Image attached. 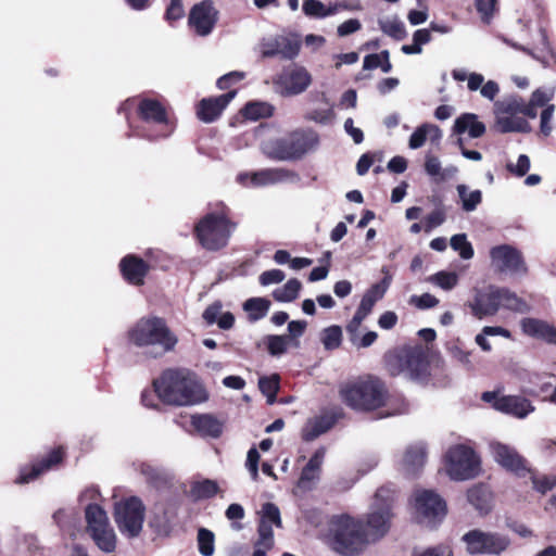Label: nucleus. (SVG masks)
Instances as JSON below:
<instances>
[{"instance_id": "40", "label": "nucleus", "mask_w": 556, "mask_h": 556, "mask_svg": "<svg viewBox=\"0 0 556 556\" xmlns=\"http://www.w3.org/2000/svg\"><path fill=\"white\" fill-rule=\"evenodd\" d=\"M456 191L460 201L463 211L473 212L482 202V192L478 189L470 190L467 185L459 184Z\"/></svg>"}, {"instance_id": "60", "label": "nucleus", "mask_w": 556, "mask_h": 556, "mask_svg": "<svg viewBox=\"0 0 556 556\" xmlns=\"http://www.w3.org/2000/svg\"><path fill=\"white\" fill-rule=\"evenodd\" d=\"M424 167L428 176L439 179L442 170V165L438 156L431 153H427L425 156Z\"/></svg>"}, {"instance_id": "2", "label": "nucleus", "mask_w": 556, "mask_h": 556, "mask_svg": "<svg viewBox=\"0 0 556 556\" xmlns=\"http://www.w3.org/2000/svg\"><path fill=\"white\" fill-rule=\"evenodd\" d=\"M154 392L167 405L188 407L207 401L208 394L197 375L185 368H173L153 381Z\"/></svg>"}, {"instance_id": "54", "label": "nucleus", "mask_w": 556, "mask_h": 556, "mask_svg": "<svg viewBox=\"0 0 556 556\" xmlns=\"http://www.w3.org/2000/svg\"><path fill=\"white\" fill-rule=\"evenodd\" d=\"M412 556H453L452 547L448 544H439L429 547H416Z\"/></svg>"}, {"instance_id": "25", "label": "nucleus", "mask_w": 556, "mask_h": 556, "mask_svg": "<svg viewBox=\"0 0 556 556\" xmlns=\"http://www.w3.org/2000/svg\"><path fill=\"white\" fill-rule=\"evenodd\" d=\"M119 267L125 280L135 286L143 283V279L149 270L148 264L135 255L125 256L121 261Z\"/></svg>"}, {"instance_id": "64", "label": "nucleus", "mask_w": 556, "mask_h": 556, "mask_svg": "<svg viewBox=\"0 0 556 556\" xmlns=\"http://www.w3.org/2000/svg\"><path fill=\"white\" fill-rule=\"evenodd\" d=\"M286 275L281 269H269L265 270L260 275V283L262 286H269L273 283H280L285 279Z\"/></svg>"}, {"instance_id": "34", "label": "nucleus", "mask_w": 556, "mask_h": 556, "mask_svg": "<svg viewBox=\"0 0 556 556\" xmlns=\"http://www.w3.org/2000/svg\"><path fill=\"white\" fill-rule=\"evenodd\" d=\"M85 520L88 533L111 526L106 511L99 503H88L85 507Z\"/></svg>"}, {"instance_id": "48", "label": "nucleus", "mask_w": 556, "mask_h": 556, "mask_svg": "<svg viewBox=\"0 0 556 556\" xmlns=\"http://www.w3.org/2000/svg\"><path fill=\"white\" fill-rule=\"evenodd\" d=\"M289 338L287 336L268 334L264 337L263 343L271 356H281L289 346Z\"/></svg>"}, {"instance_id": "23", "label": "nucleus", "mask_w": 556, "mask_h": 556, "mask_svg": "<svg viewBox=\"0 0 556 556\" xmlns=\"http://www.w3.org/2000/svg\"><path fill=\"white\" fill-rule=\"evenodd\" d=\"M326 451L324 447H319L309 458L306 466L303 468L300 479L298 481V488L303 491L312 490L317 481L319 480L321 465L324 463Z\"/></svg>"}, {"instance_id": "62", "label": "nucleus", "mask_w": 556, "mask_h": 556, "mask_svg": "<svg viewBox=\"0 0 556 556\" xmlns=\"http://www.w3.org/2000/svg\"><path fill=\"white\" fill-rule=\"evenodd\" d=\"M389 288V278H383L382 281L372 285L366 292L365 296L372 300V302L377 303L379 300L383 298L387 290Z\"/></svg>"}, {"instance_id": "24", "label": "nucleus", "mask_w": 556, "mask_h": 556, "mask_svg": "<svg viewBox=\"0 0 556 556\" xmlns=\"http://www.w3.org/2000/svg\"><path fill=\"white\" fill-rule=\"evenodd\" d=\"M191 426L202 438L218 439L224 431V421L212 414H194Z\"/></svg>"}, {"instance_id": "5", "label": "nucleus", "mask_w": 556, "mask_h": 556, "mask_svg": "<svg viewBox=\"0 0 556 556\" xmlns=\"http://www.w3.org/2000/svg\"><path fill=\"white\" fill-rule=\"evenodd\" d=\"M319 144V136L313 129H296L283 137L262 142V152L274 161H299L313 152Z\"/></svg>"}, {"instance_id": "9", "label": "nucleus", "mask_w": 556, "mask_h": 556, "mask_svg": "<svg viewBox=\"0 0 556 556\" xmlns=\"http://www.w3.org/2000/svg\"><path fill=\"white\" fill-rule=\"evenodd\" d=\"M392 500V492L388 488H380L375 494V501L378 504L377 509L367 514L364 521V532L368 546L381 540L390 529L391 510L389 502Z\"/></svg>"}, {"instance_id": "19", "label": "nucleus", "mask_w": 556, "mask_h": 556, "mask_svg": "<svg viewBox=\"0 0 556 556\" xmlns=\"http://www.w3.org/2000/svg\"><path fill=\"white\" fill-rule=\"evenodd\" d=\"M281 88L282 96H298L303 93L312 84V75L300 65H292L282 71L276 79Z\"/></svg>"}, {"instance_id": "41", "label": "nucleus", "mask_w": 556, "mask_h": 556, "mask_svg": "<svg viewBox=\"0 0 556 556\" xmlns=\"http://www.w3.org/2000/svg\"><path fill=\"white\" fill-rule=\"evenodd\" d=\"M270 307V301L266 298H251L243 304L244 311L248 313L251 321H257L264 318Z\"/></svg>"}, {"instance_id": "20", "label": "nucleus", "mask_w": 556, "mask_h": 556, "mask_svg": "<svg viewBox=\"0 0 556 556\" xmlns=\"http://www.w3.org/2000/svg\"><path fill=\"white\" fill-rule=\"evenodd\" d=\"M260 48L263 58H274L279 55L285 60H293L300 52L301 43L298 39L287 36H275L264 38L260 42Z\"/></svg>"}, {"instance_id": "17", "label": "nucleus", "mask_w": 556, "mask_h": 556, "mask_svg": "<svg viewBox=\"0 0 556 556\" xmlns=\"http://www.w3.org/2000/svg\"><path fill=\"white\" fill-rule=\"evenodd\" d=\"M490 451L494 460L506 470L514 472L518 477H526L530 473L527 460L514 446L501 442H491Z\"/></svg>"}, {"instance_id": "1", "label": "nucleus", "mask_w": 556, "mask_h": 556, "mask_svg": "<svg viewBox=\"0 0 556 556\" xmlns=\"http://www.w3.org/2000/svg\"><path fill=\"white\" fill-rule=\"evenodd\" d=\"M340 394L346 405L356 410H374L386 406V417L409 412V404L405 399L401 395L389 396L384 383L375 377L349 383L341 388Z\"/></svg>"}, {"instance_id": "28", "label": "nucleus", "mask_w": 556, "mask_h": 556, "mask_svg": "<svg viewBox=\"0 0 556 556\" xmlns=\"http://www.w3.org/2000/svg\"><path fill=\"white\" fill-rule=\"evenodd\" d=\"M295 178H298V175L292 170L283 168H266L252 172V187H264L287 180H294Z\"/></svg>"}, {"instance_id": "14", "label": "nucleus", "mask_w": 556, "mask_h": 556, "mask_svg": "<svg viewBox=\"0 0 556 556\" xmlns=\"http://www.w3.org/2000/svg\"><path fill=\"white\" fill-rule=\"evenodd\" d=\"M219 17V12L212 0H203L195 3L188 16L189 28L199 37L210 36Z\"/></svg>"}, {"instance_id": "56", "label": "nucleus", "mask_w": 556, "mask_h": 556, "mask_svg": "<svg viewBox=\"0 0 556 556\" xmlns=\"http://www.w3.org/2000/svg\"><path fill=\"white\" fill-rule=\"evenodd\" d=\"M257 532L258 540L256 543L260 546L271 548L274 546V531L270 523L266 522V520H260Z\"/></svg>"}, {"instance_id": "49", "label": "nucleus", "mask_w": 556, "mask_h": 556, "mask_svg": "<svg viewBox=\"0 0 556 556\" xmlns=\"http://www.w3.org/2000/svg\"><path fill=\"white\" fill-rule=\"evenodd\" d=\"M380 29L388 36L401 40L406 36L404 23L397 17L380 20Z\"/></svg>"}, {"instance_id": "59", "label": "nucleus", "mask_w": 556, "mask_h": 556, "mask_svg": "<svg viewBox=\"0 0 556 556\" xmlns=\"http://www.w3.org/2000/svg\"><path fill=\"white\" fill-rule=\"evenodd\" d=\"M533 488L540 493H546L556 485V478L547 476H536L530 471Z\"/></svg>"}, {"instance_id": "10", "label": "nucleus", "mask_w": 556, "mask_h": 556, "mask_svg": "<svg viewBox=\"0 0 556 556\" xmlns=\"http://www.w3.org/2000/svg\"><path fill=\"white\" fill-rule=\"evenodd\" d=\"M462 542L469 555H500L510 545L507 535L481 529L469 530L462 536Z\"/></svg>"}, {"instance_id": "58", "label": "nucleus", "mask_w": 556, "mask_h": 556, "mask_svg": "<svg viewBox=\"0 0 556 556\" xmlns=\"http://www.w3.org/2000/svg\"><path fill=\"white\" fill-rule=\"evenodd\" d=\"M475 3L482 21L489 23L496 10L497 0H475Z\"/></svg>"}, {"instance_id": "47", "label": "nucleus", "mask_w": 556, "mask_h": 556, "mask_svg": "<svg viewBox=\"0 0 556 556\" xmlns=\"http://www.w3.org/2000/svg\"><path fill=\"white\" fill-rule=\"evenodd\" d=\"M459 277L454 271L441 270L428 277V281L444 291H451L458 283Z\"/></svg>"}, {"instance_id": "11", "label": "nucleus", "mask_w": 556, "mask_h": 556, "mask_svg": "<svg viewBox=\"0 0 556 556\" xmlns=\"http://www.w3.org/2000/svg\"><path fill=\"white\" fill-rule=\"evenodd\" d=\"M446 471L456 481L472 479L480 471V459L471 447L454 445L446 453Z\"/></svg>"}, {"instance_id": "3", "label": "nucleus", "mask_w": 556, "mask_h": 556, "mask_svg": "<svg viewBox=\"0 0 556 556\" xmlns=\"http://www.w3.org/2000/svg\"><path fill=\"white\" fill-rule=\"evenodd\" d=\"M325 541L341 556H358L368 547L363 519L348 514L329 519Z\"/></svg>"}, {"instance_id": "39", "label": "nucleus", "mask_w": 556, "mask_h": 556, "mask_svg": "<svg viewBox=\"0 0 556 556\" xmlns=\"http://www.w3.org/2000/svg\"><path fill=\"white\" fill-rule=\"evenodd\" d=\"M89 535L103 553L110 554L115 551L117 538L112 526L94 530Z\"/></svg>"}, {"instance_id": "31", "label": "nucleus", "mask_w": 556, "mask_h": 556, "mask_svg": "<svg viewBox=\"0 0 556 556\" xmlns=\"http://www.w3.org/2000/svg\"><path fill=\"white\" fill-rule=\"evenodd\" d=\"M453 131L458 135L468 132L470 138H480L485 132V125L476 114L464 113L455 119Z\"/></svg>"}, {"instance_id": "38", "label": "nucleus", "mask_w": 556, "mask_h": 556, "mask_svg": "<svg viewBox=\"0 0 556 556\" xmlns=\"http://www.w3.org/2000/svg\"><path fill=\"white\" fill-rule=\"evenodd\" d=\"M321 106L307 111L304 115V118L316 124L329 125L334 121L336 117L333 105L329 102L324 93L321 94Z\"/></svg>"}, {"instance_id": "6", "label": "nucleus", "mask_w": 556, "mask_h": 556, "mask_svg": "<svg viewBox=\"0 0 556 556\" xmlns=\"http://www.w3.org/2000/svg\"><path fill=\"white\" fill-rule=\"evenodd\" d=\"M137 112L144 125L134 130V136L155 141L165 139L174 132L175 124L160 101L142 98L138 101Z\"/></svg>"}, {"instance_id": "53", "label": "nucleus", "mask_w": 556, "mask_h": 556, "mask_svg": "<svg viewBox=\"0 0 556 556\" xmlns=\"http://www.w3.org/2000/svg\"><path fill=\"white\" fill-rule=\"evenodd\" d=\"M302 11L309 18H326V4L320 0H303Z\"/></svg>"}, {"instance_id": "43", "label": "nucleus", "mask_w": 556, "mask_h": 556, "mask_svg": "<svg viewBox=\"0 0 556 556\" xmlns=\"http://www.w3.org/2000/svg\"><path fill=\"white\" fill-rule=\"evenodd\" d=\"M500 305L503 308L518 313H525L528 311L527 303L516 293L506 288H500Z\"/></svg>"}, {"instance_id": "36", "label": "nucleus", "mask_w": 556, "mask_h": 556, "mask_svg": "<svg viewBox=\"0 0 556 556\" xmlns=\"http://www.w3.org/2000/svg\"><path fill=\"white\" fill-rule=\"evenodd\" d=\"M495 127L502 134L529 132L531 130L529 123L518 115H495Z\"/></svg>"}, {"instance_id": "7", "label": "nucleus", "mask_w": 556, "mask_h": 556, "mask_svg": "<svg viewBox=\"0 0 556 556\" xmlns=\"http://www.w3.org/2000/svg\"><path fill=\"white\" fill-rule=\"evenodd\" d=\"M236 224L228 218L223 206L220 211L207 213L195 225L194 232L200 244L207 251H218L228 244Z\"/></svg>"}, {"instance_id": "63", "label": "nucleus", "mask_w": 556, "mask_h": 556, "mask_svg": "<svg viewBox=\"0 0 556 556\" xmlns=\"http://www.w3.org/2000/svg\"><path fill=\"white\" fill-rule=\"evenodd\" d=\"M410 302L420 309H428L437 306L439 304V299L430 293H424L419 296L414 295L410 299Z\"/></svg>"}, {"instance_id": "32", "label": "nucleus", "mask_w": 556, "mask_h": 556, "mask_svg": "<svg viewBox=\"0 0 556 556\" xmlns=\"http://www.w3.org/2000/svg\"><path fill=\"white\" fill-rule=\"evenodd\" d=\"M441 138L442 132L437 125L425 123L418 126L410 135L408 140V147L412 150H417L426 143L427 139H429L433 143H439Z\"/></svg>"}, {"instance_id": "51", "label": "nucleus", "mask_w": 556, "mask_h": 556, "mask_svg": "<svg viewBox=\"0 0 556 556\" xmlns=\"http://www.w3.org/2000/svg\"><path fill=\"white\" fill-rule=\"evenodd\" d=\"M198 547L199 552L202 556H212L214 554V533L205 528H200L198 530Z\"/></svg>"}, {"instance_id": "26", "label": "nucleus", "mask_w": 556, "mask_h": 556, "mask_svg": "<svg viewBox=\"0 0 556 556\" xmlns=\"http://www.w3.org/2000/svg\"><path fill=\"white\" fill-rule=\"evenodd\" d=\"M540 36H541V45H542V49L540 50V52H535L534 50L528 49V48L520 46L516 42H513L506 38H503V41L516 50L526 52L527 54L532 56L534 60L542 63V65L544 67H547V66H551L552 63H556V52L551 47V43L548 41L547 34H546L545 29L540 28Z\"/></svg>"}, {"instance_id": "45", "label": "nucleus", "mask_w": 556, "mask_h": 556, "mask_svg": "<svg viewBox=\"0 0 556 556\" xmlns=\"http://www.w3.org/2000/svg\"><path fill=\"white\" fill-rule=\"evenodd\" d=\"M217 492V482L210 479L194 482L190 490V494L195 501L213 497Z\"/></svg>"}, {"instance_id": "42", "label": "nucleus", "mask_w": 556, "mask_h": 556, "mask_svg": "<svg viewBox=\"0 0 556 556\" xmlns=\"http://www.w3.org/2000/svg\"><path fill=\"white\" fill-rule=\"evenodd\" d=\"M302 288L300 280L292 278L289 279L282 287L273 291V298L277 302H292L294 301Z\"/></svg>"}, {"instance_id": "50", "label": "nucleus", "mask_w": 556, "mask_h": 556, "mask_svg": "<svg viewBox=\"0 0 556 556\" xmlns=\"http://www.w3.org/2000/svg\"><path fill=\"white\" fill-rule=\"evenodd\" d=\"M321 343L326 350H336L342 341V330L339 326H330L321 331Z\"/></svg>"}, {"instance_id": "44", "label": "nucleus", "mask_w": 556, "mask_h": 556, "mask_svg": "<svg viewBox=\"0 0 556 556\" xmlns=\"http://www.w3.org/2000/svg\"><path fill=\"white\" fill-rule=\"evenodd\" d=\"M273 113L274 106L267 102H250L242 109L243 116L251 121L270 117Z\"/></svg>"}, {"instance_id": "61", "label": "nucleus", "mask_w": 556, "mask_h": 556, "mask_svg": "<svg viewBox=\"0 0 556 556\" xmlns=\"http://www.w3.org/2000/svg\"><path fill=\"white\" fill-rule=\"evenodd\" d=\"M446 219L445 212L442 208H437L427 215L425 219V231L430 232L434 228L441 226Z\"/></svg>"}, {"instance_id": "16", "label": "nucleus", "mask_w": 556, "mask_h": 556, "mask_svg": "<svg viewBox=\"0 0 556 556\" xmlns=\"http://www.w3.org/2000/svg\"><path fill=\"white\" fill-rule=\"evenodd\" d=\"M482 400L492 403L496 410L520 419L526 418L535 409L528 399L520 395L497 396L495 392H484Z\"/></svg>"}, {"instance_id": "52", "label": "nucleus", "mask_w": 556, "mask_h": 556, "mask_svg": "<svg viewBox=\"0 0 556 556\" xmlns=\"http://www.w3.org/2000/svg\"><path fill=\"white\" fill-rule=\"evenodd\" d=\"M450 243L452 249L457 251L463 260H470L473 256V248L465 233L454 235Z\"/></svg>"}, {"instance_id": "12", "label": "nucleus", "mask_w": 556, "mask_h": 556, "mask_svg": "<svg viewBox=\"0 0 556 556\" xmlns=\"http://www.w3.org/2000/svg\"><path fill=\"white\" fill-rule=\"evenodd\" d=\"M392 376L405 374L413 380H422L428 375V357L421 346H415L388 359Z\"/></svg>"}, {"instance_id": "13", "label": "nucleus", "mask_w": 556, "mask_h": 556, "mask_svg": "<svg viewBox=\"0 0 556 556\" xmlns=\"http://www.w3.org/2000/svg\"><path fill=\"white\" fill-rule=\"evenodd\" d=\"M414 507L420 523L434 527L446 515L444 500L431 490H416L413 496Z\"/></svg>"}, {"instance_id": "18", "label": "nucleus", "mask_w": 556, "mask_h": 556, "mask_svg": "<svg viewBox=\"0 0 556 556\" xmlns=\"http://www.w3.org/2000/svg\"><path fill=\"white\" fill-rule=\"evenodd\" d=\"M468 306L471 314L478 319L494 316L501 308L500 288L495 286L483 289L475 288L472 300L469 301Z\"/></svg>"}, {"instance_id": "57", "label": "nucleus", "mask_w": 556, "mask_h": 556, "mask_svg": "<svg viewBox=\"0 0 556 556\" xmlns=\"http://www.w3.org/2000/svg\"><path fill=\"white\" fill-rule=\"evenodd\" d=\"M261 520H266V522L281 527V518L279 508L273 503H265L262 507V516Z\"/></svg>"}, {"instance_id": "21", "label": "nucleus", "mask_w": 556, "mask_h": 556, "mask_svg": "<svg viewBox=\"0 0 556 556\" xmlns=\"http://www.w3.org/2000/svg\"><path fill=\"white\" fill-rule=\"evenodd\" d=\"M236 90H230L218 97L202 99L197 110L198 117L204 123L214 122L236 97Z\"/></svg>"}, {"instance_id": "37", "label": "nucleus", "mask_w": 556, "mask_h": 556, "mask_svg": "<svg viewBox=\"0 0 556 556\" xmlns=\"http://www.w3.org/2000/svg\"><path fill=\"white\" fill-rule=\"evenodd\" d=\"M526 102L519 96H509L494 103L495 115H518L526 116Z\"/></svg>"}, {"instance_id": "27", "label": "nucleus", "mask_w": 556, "mask_h": 556, "mask_svg": "<svg viewBox=\"0 0 556 556\" xmlns=\"http://www.w3.org/2000/svg\"><path fill=\"white\" fill-rule=\"evenodd\" d=\"M521 329L527 336L556 344V328L544 320L523 318Z\"/></svg>"}, {"instance_id": "30", "label": "nucleus", "mask_w": 556, "mask_h": 556, "mask_svg": "<svg viewBox=\"0 0 556 556\" xmlns=\"http://www.w3.org/2000/svg\"><path fill=\"white\" fill-rule=\"evenodd\" d=\"M426 463V448L422 444L409 446L402 459V470L407 476L417 475Z\"/></svg>"}, {"instance_id": "46", "label": "nucleus", "mask_w": 556, "mask_h": 556, "mask_svg": "<svg viewBox=\"0 0 556 556\" xmlns=\"http://www.w3.org/2000/svg\"><path fill=\"white\" fill-rule=\"evenodd\" d=\"M280 377L277 374L264 376L258 379V388L261 392L267 397L268 404L276 402V395L279 391Z\"/></svg>"}, {"instance_id": "4", "label": "nucleus", "mask_w": 556, "mask_h": 556, "mask_svg": "<svg viewBox=\"0 0 556 556\" xmlns=\"http://www.w3.org/2000/svg\"><path fill=\"white\" fill-rule=\"evenodd\" d=\"M128 338L138 348L151 349L149 354L153 357L174 351L178 343L165 319L157 316L140 318L128 331Z\"/></svg>"}, {"instance_id": "15", "label": "nucleus", "mask_w": 556, "mask_h": 556, "mask_svg": "<svg viewBox=\"0 0 556 556\" xmlns=\"http://www.w3.org/2000/svg\"><path fill=\"white\" fill-rule=\"evenodd\" d=\"M491 264L495 270L509 275H523L527 271L521 253L508 244L497 245L490 251Z\"/></svg>"}, {"instance_id": "8", "label": "nucleus", "mask_w": 556, "mask_h": 556, "mask_svg": "<svg viewBox=\"0 0 556 556\" xmlns=\"http://www.w3.org/2000/svg\"><path fill=\"white\" fill-rule=\"evenodd\" d=\"M146 518V506L137 496L121 500L114 505V520L119 532L128 538L139 536Z\"/></svg>"}, {"instance_id": "55", "label": "nucleus", "mask_w": 556, "mask_h": 556, "mask_svg": "<svg viewBox=\"0 0 556 556\" xmlns=\"http://www.w3.org/2000/svg\"><path fill=\"white\" fill-rule=\"evenodd\" d=\"M555 114V105L551 104L544 108L540 114V132L544 137H549L553 131L552 121Z\"/></svg>"}, {"instance_id": "22", "label": "nucleus", "mask_w": 556, "mask_h": 556, "mask_svg": "<svg viewBox=\"0 0 556 556\" xmlns=\"http://www.w3.org/2000/svg\"><path fill=\"white\" fill-rule=\"evenodd\" d=\"M63 458V450L56 448L50 452L40 462L33 464L29 468L21 469L16 483H28L39 477L42 472L56 466Z\"/></svg>"}, {"instance_id": "29", "label": "nucleus", "mask_w": 556, "mask_h": 556, "mask_svg": "<svg viewBox=\"0 0 556 556\" xmlns=\"http://www.w3.org/2000/svg\"><path fill=\"white\" fill-rule=\"evenodd\" d=\"M336 416L332 414H323L309 418L302 429V438L305 441H313L319 435L330 430L336 424Z\"/></svg>"}, {"instance_id": "33", "label": "nucleus", "mask_w": 556, "mask_h": 556, "mask_svg": "<svg viewBox=\"0 0 556 556\" xmlns=\"http://www.w3.org/2000/svg\"><path fill=\"white\" fill-rule=\"evenodd\" d=\"M554 87H544L535 89L532 92L529 102L526 103V116L529 118H535L538 116V109L541 108L543 110L547 105H551L552 103L549 102L554 99Z\"/></svg>"}, {"instance_id": "35", "label": "nucleus", "mask_w": 556, "mask_h": 556, "mask_svg": "<svg viewBox=\"0 0 556 556\" xmlns=\"http://www.w3.org/2000/svg\"><path fill=\"white\" fill-rule=\"evenodd\" d=\"M467 498L480 514H488L492 508V493L483 484L470 488L467 492Z\"/></svg>"}]
</instances>
